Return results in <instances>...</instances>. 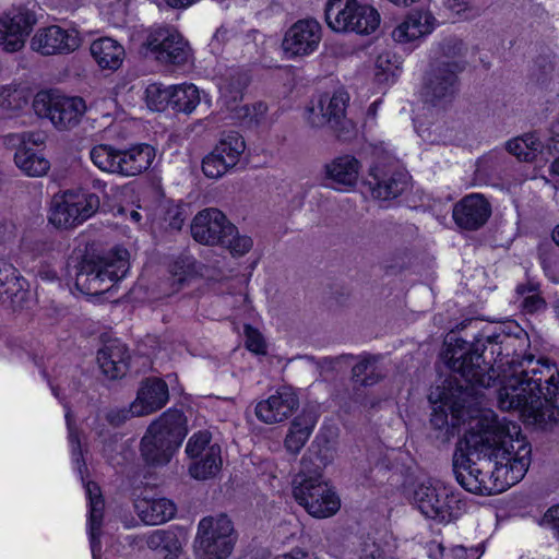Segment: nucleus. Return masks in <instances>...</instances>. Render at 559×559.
I'll use <instances>...</instances> for the list:
<instances>
[{
  "mask_svg": "<svg viewBox=\"0 0 559 559\" xmlns=\"http://www.w3.org/2000/svg\"><path fill=\"white\" fill-rule=\"evenodd\" d=\"M86 493L90 499V539L91 549L94 555L102 548L100 546V526L103 520L104 501L102 499L100 489L96 483L88 481L85 486Z\"/></svg>",
  "mask_w": 559,
  "mask_h": 559,
  "instance_id": "f704fd0d",
  "label": "nucleus"
},
{
  "mask_svg": "<svg viewBox=\"0 0 559 559\" xmlns=\"http://www.w3.org/2000/svg\"><path fill=\"white\" fill-rule=\"evenodd\" d=\"M320 40V24L314 20H300L286 32L283 49L292 57L307 56L317 49Z\"/></svg>",
  "mask_w": 559,
  "mask_h": 559,
  "instance_id": "a211bd4d",
  "label": "nucleus"
},
{
  "mask_svg": "<svg viewBox=\"0 0 559 559\" xmlns=\"http://www.w3.org/2000/svg\"><path fill=\"white\" fill-rule=\"evenodd\" d=\"M15 272L16 270L12 264L0 259V286L17 280Z\"/></svg>",
  "mask_w": 559,
  "mask_h": 559,
  "instance_id": "e2e57ef3",
  "label": "nucleus"
},
{
  "mask_svg": "<svg viewBox=\"0 0 559 559\" xmlns=\"http://www.w3.org/2000/svg\"><path fill=\"white\" fill-rule=\"evenodd\" d=\"M391 61H390V55L388 52L380 53L376 60V67L380 70H382L383 73L390 72Z\"/></svg>",
  "mask_w": 559,
  "mask_h": 559,
  "instance_id": "69168bd1",
  "label": "nucleus"
},
{
  "mask_svg": "<svg viewBox=\"0 0 559 559\" xmlns=\"http://www.w3.org/2000/svg\"><path fill=\"white\" fill-rule=\"evenodd\" d=\"M145 57L166 66H182L190 56L188 41L174 27L160 26L152 28L142 44Z\"/></svg>",
  "mask_w": 559,
  "mask_h": 559,
  "instance_id": "f8f14e48",
  "label": "nucleus"
},
{
  "mask_svg": "<svg viewBox=\"0 0 559 559\" xmlns=\"http://www.w3.org/2000/svg\"><path fill=\"white\" fill-rule=\"evenodd\" d=\"M463 64L453 63L452 68L436 64L425 75L421 95L425 103L432 106H444L451 103L459 91L457 74Z\"/></svg>",
  "mask_w": 559,
  "mask_h": 559,
  "instance_id": "2eb2a0df",
  "label": "nucleus"
},
{
  "mask_svg": "<svg viewBox=\"0 0 559 559\" xmlns=\"http://www.w3.org/2000/svg\"><path fill=\"white\" fill-rule=\"evenodd\" d=\"M133 416H143V411L139 409L138 403H132L129 408H110L106 412L105 419L112 427H120Z\"/></svg>",
  "mask_w": 559,
  "mask_h": 559,
  "instance_id": "a18cd8bd",
  "label": "nucleus"
},
{
  "mask_svg": "<svg viewBox=\"0 0 559 559\" xmlns=\"http://www.w3.org/2000/svg\"><path fill=\"white\" fill-rule=\"evenodd\" d=\"M168 399L166 382L158 378H148L142 382L134 403L139 404V409L143 411V415H147L164 407Z\"/></svg>",
  "mask_w": 559,
  "mask_h": 559,
  "instance_id": "c85d7f7f",
  "label": "nucleus"
},
{
  "mask_svg": "<svg viewBox=\"0 0 559 559\" xmlns=\"http://www.w3.org/2000/svg\"><path fill=\"white\" fill-rule=\"evenodd\" d=\"M299 406V399L292 386H281L269 399L255 406L257 417L265 424L286 420Z\"/></svg>",
  "mask_w": 559,
  "mask_h": 559,
  "instance_id": "6ab92c4d",
  "label": "nucleus"
},
{
  "mask_svg": "<svg viewBox=\"0 0 559 559\" xmlns=\"http://www.w3.org/2000/svg\"><path fill=\"white\" fill-rule=\"evenodd\" d=\"M359 169L360 163L356 157L343 155L325 165V175L333 188L347 190L357 183Z\"/></svg>",
  "mask_w": 559,
  "mask_h": 559,
  "instance_id": "a878e982",
  "label": "nucleus"
},
{
  "mask_svg": "<svg viewBox=\"0 0 559 559\" xmlns=\"http://www.w3.org/2000/svg\"><path fill=\"white\" fill-rule=\"evenodd\" d=\"M187 435L186 418L181 411L168 409L154 420L141 439L140 451L146 464H167Z\"/></svg>",
  "mask_w": 559,
  "mask_h": 559,
  "instance_id": "7ed1b4c3",
  "label": "nucleus"
},
{
  "mask_svg": "<svg viewBox=\"0 0 559 559\" xmlns=\"http://www.w3.org/2000/svg\"><path fill=\"white\" fill-rule=\"evenodd\" d=\"M128 251L118 250L112 257H85L76 266L75 287L86 295L109 292L129 271Z\"/></svg>",
  "mask_w": 559,
  "mask_h": 559,
  "instance_id": "39448f33",
  "label": "nucleus"
},
{
  "mask_svg": "<svg viewBox=\"0 0 559 559\" xmlns=\"http://www.w3.org/2000/svg\"><path fill=\"white\" fill-rule=\"evenodd\" d=\"M33 108L38 117L48 118L58 130L76 127L86 111L82 97L64 96L51 91L38 92Z\"/></svg>",
  "mask_w": 559,
  "mask_h": 559,
  "instance_id": "6e6552de",
  "label": "nucleus"
},
{
  "mask_svg": "<svg viewBox=\"0 0 559 559\" xmlns=\"http://www.w3.org/2000/svg\"><path fill=\"white\" fill-rule=\"evenodd\" d=\"M317 424V416L311 411H302L290 423L288 432L284 439L287 452L296 455L305 447Z\"/></svg>",
  "mask_w": 559,
  "mask_h": 559,
  "instance_id": "7c9ffc66",
  "label": "nucleus"
},
{
  "mask_svg": "<svg viewBox=\"0 0 559 559\" xmlns=\"http://www.w3.org/2000/svg\"><path fill=\"white\" fill-rule=\"evenodd\" d=\"M324 14L329 27L335 32L370 34L380 25L379 12L357 0H330Z\"/></svg>",
  "mask_w": 559,
  "mask_h": 559,
  "instance_id": "423d86ee",
  "label": "nucleus"
},
{
  "mask_svg": "<svg viewBox=\"0 0 559 559\" xmlns=\"http://www.w3.org/2000/svg\"><path fill=\"white\" fill-rule=\"evenodd\" d=\"M222 467L221 447L213 443L206 453L191 460L189 464V474L191 477L205 480L214 477Z\"/></svg>",
  "mask_w": 559,
  "mask_h": 559,
  "instance_id": "c9c22d12",
  "label": "nucleus"
},
{
  "mask_svg": "<svg viewBox=\"0 0 559 559\" xmlns=\"http://www.w3.org/2000/svg\"><path fill=\"white\" fill-rule=\"evenodd\" d=\"M16 166L27 176L41 177L50 169V163L32 148H19L14 155Z\"/></svg>",
  "mask_w": 559,
  "mask_h": 559,
  "instance_id": "e433bc0d",
  "label": "nucleus"
},
{
  "mask_svg": "<svg viewBox=\"0 0 559 559\" xmlns=\"http://www.w3.org/2000/svg\"><path fill=\"white\" fill-rule=\"evenodd\" d=\"M440 405L432 407L430 424L436 429L448 426L447 407L453 427L468 421L469 428L461 438L452 457V468L457 483L467 491L489 496L499 493L518 484L531 465L532 447L520 433L516 424L499 419L493 413L459 420L444 402L443 390Z\"/></svg>",
  "mask_w": 559,
  "mask_h": 559,
  "instance_id": "f257e3e1",
  "label": "nucleus"
},
{
  "mask_svg": "<svg viewBox=\"0 0 559 559\" xmlns=\"http://www.w3.org/2000/svg\"><path fill=\"white\" fill-rule=\"evenodd\" d=\"M97 362L103 373L111 380L124 377L129 370L130 353L128 347L118 340L104 344L98 349Z\"/></svg>",
  "mask_w": 559,
  "mask_h": 559,
  "instance_id": "b1692460",
  "label": "nucleus"
},
{
  "mask_svg": "<svg viewBox=\"0 0 559 559\" xmlns=\"http://www.w3.org/2000/svg\"><path fill=\"white\" fill-rule=\"evenodd\" d=\"M120 153L121 150H118L112 145L98 144L91 148L90 158L102 171L119 175Z\"/></svg>",
  "mask_w": 559,
  "mask_h": 559,
  "instance_id": "4c0bfd02",
  "label": "nucleus"
},
{
  "mask_svg": "<svg viewBox=\"0 0 559 559\" xmlns=\"http://www.w3.org/2000/svg\"><path fill=\"white\" fill-rule=\"evenodd\" d=\"M274 559H317L313 555L297 550L290 554H285L283 556H277Z\"/></svg>",
  "mask_w": 559,
  "mask_h": 559,
  "instance_id": "338daca9",
  "label": "nucleus"
},
{
  "mask_svg": "<svg viewBox=\"0 0 559 559\" xmlns=\"http://www.w3.org/2000/svg\"><path fill=\"white\" fill-rule=\"evenodd\" d=\"M519 366L521 367L519 371L525 378L526 385L532 386L537 395L546 392V386H548L547 380L550 376H554L555 382L559 384L551 368L548 365L542 364L540 360L534 361L533 355L524 356L519 361Z\"/></svg>",
  "mask_w": 559,
  "mask_h": 559,
  "instance_id": "473e14b6",
  "label": "nucleus"
},
{
  "mask_svg": "<svg viewBox=\"0 0 559 559\" xmlns=\"http://www.w3.org/2000/svg\"><path fill=\"white\" fill-rule=\"evenodd\" d=\"M26 104V99L17 88L4 87L0 92V108L5 111L21 109Z\"/></svg>",
  "mask_w": 559,
  "mask_h": 559,
  "instance_id": "09e8293b",
  "label": "nucleus"
},
{
  "mask_svg": "<svg viewBox=\"0 0 559 559\" xmlns=\"http://www.w3.org/2000/svg\"><path fill=\"white\" fill-rule=\"evenodd\" d=\"M348 100L349 96L345 91H337L332 96H321L317 109L312 107L309 110V123L318 128L329 126L338 141H352L357 135V127L346 117Z\"/></svg>",
  "mask_w": 559,
  "mask_h": 559,
  "instance_id": "0eeeda50",
  "label": "nucleus"
},
{
  "mask_svg": "<svg viewBox=\"0 0 559 559\" xmlns=\"http://www.w3.org/2000/svg\"><path fill=\"white\" fill-rule=\"evenodd\" d=\"M35 23V14L23 8H19L5 17L0 19V45L9 52L20 50Z\"/></svg>",
  "mask_w": 559,
  "mask_h": 559,
  "instance_id": "f3484780",
  "label": "nucleus"
},
{
  "mask_svg": "<svg viewBox=\"0 0 559 559\" xmlns=\"http://www.w3.org/2000/svg\"><path fill=\"white\" fill-rule=\"evenodd\" d=\"M228 34H229V32L226 28H223V27L218 28L212 38V43H211L212 47H215L216 44L221 45V44H224L225 41H227L229 39Z\"/></svg>",
  "mask_w": 559,
  "mask_h": 559,
  "instance_id": "774afa93",
  "label": "nucleus"
},
{
  "mask_svg": "<svg viewBox=\"0 0 559 559\" xmlns=\"http://www.w3.org/2000/svg\"><path fill=\"white\" fill-rule=\"evenodd\" d=\"M536 396L534 389L526 385L525 378L514 368L498 390V404L503 411H521L524 415Z\"/></svg>",
  "mask_w": 559,
  "mask_h": 559,
  "instance_id": "aec40b11",
  "label": "nucleus"
},
{
  "mask_svg": "<svg viewBox=\"0 0 559 559\" xmlns=\"http://www.w3.org/2000/svg\"><path fill=\"white\" fill-rule=\"evenodd\" d=\"M412 501L421 514L439 522H450L461 511L460 499L449 488L430 481L415 487Z\"/></svg>",
  "mask_w": 559,
  "mask_h": 559,
  "instance_id": "9b49d317",
  "label": "nucleus"
},
{
  "mask_svg": "<svg viewBox=\"0 0 559 559\" xmlns=\"http://www.w3.org/2000/svg\"><path fill=\"white\" fill-rule=\"evenodd\" d=\"M554 71L555 63L551 60L542 57L536 60L532 75L537 83L545 85L551 80Z\"/></svg>",
  "mask_w": 559,
  "mask_h": 559,
  "instance_id": "603ef678",
  "label": "nucleus"
},
{
  "mask_svg": "<svg viewBox=\"0 0 559 559\" xmlns=\"http://www.w3.org/2000/svg\"><path fill=\"white\" fill-rule=\"evenodd\" d=\"M162 549L176 557L181 550V544L174 532L167 531Z\"/></svg>",
  "mask_w": 559,
  "mask_h": 559,
  "instance_id": "680f3d73",
  "label": "nucleus"
},
{
  "mask_svg": "<svg viewBox=\"0 0 559 559\" xmlns=\"http://www.w3.org/2000/svg\"><path fill=\"white\" fill-rule=\"evenodd\" d=\"M435 21L428 11H413L393 29L392 38L401 44L415 41L432 32Z\"/></svg>",
  "mask_w": 559,
  "mask_h": 559,
  "instance_id": "393cba45",
  "label": "nucleus"
},
{
  "mask_svg": "<svg viewBox=\"0 0 559 559\" xmlns=\"http://www.w3.org/2000/svg\"><path fill=\"white\" fill-rule=\"evenodd\" d=\"M332 460L333 453L328 442L321 443L314 440L304 454L299 473L295 476L293 483H300L304 479L307 483L324 480L323 469Z\"/></svg>",
  "mask_w": 559,
  "mask_h": 559,
  "instance_id": "5701e85b",
  "label": "nucleus"
},
{
  "mask_svg": "<svg viewBox=\"0 0 559 559\" xmlns=\"http://www.w3.org/2000/svg\"><path fill=\"white\" fill-rule=\"evenodd\" d=\"M356 362L352 367L350 380L358 386H372L379 383L385 373L380 367V355L364 353L355 356Z\"/></svg>",
  "mask_w": 559,
  "mask_h": 559,
  "instance_id": "cd10ccee",
  "label": "nucleus"
},
{
  "mask_svg": "<svg viewBox=\"0 0 559 559\" xmlns=\"http://www.w3.org/2000/svg\"><path fill=\"white\" fill-rule=\"evenodd\" d=\"M550 155L555 157L551 163V171L559 176V118L552 123L551 138L547 145Z\"/></svg>",
  "mask_w": 559,
  "mask_h": 559,
  "instance_id": "864d4df0",
  "label": "nucleus"
},
{
  "mask_svg": "<svg viewBox=\"0 0 559 559\" xmlns=\"http://www.w3.org/2000/svg\"><path fill=\"white\" fill-rule=\"evenodd\" d=\"M66 419H67V426H68V430H69V442L72 448L73 461L78 466L79 473L82 475L83 469H86V464L83 460L79 430L73 426L70 413H67Z\"/></svg>",
  "mask_w": 559,
  "mask_h": 559,
  "instance_id": "49530a36",
  "label": "nucleus"
},
{
  "mask_svg": "<svg viewBox=\"0 0 559 559\" xmlns=\"http://www.w3.org/2000/svg\"><path fill=\"white\" fill-rule=\"evenodd\" d=\"M201 97L198 87L193 84L173 86L171 107L178 112L191 114L200 104Z\"/></svg>",
  "mask_w": 559,
  "mask_h": 559,
  "instance_id": "58836bf2",
  "label": "nucleus"
},
{
  "mask_svg": "<svg viewBox=\"0 0 559 559\" xmlns=\"http://www.w3.org/2000/svg\"><path fill=\"white\" fill-rule=\"evenodd\" d=\"M518 333L510 335L504 331L490 335L480 334L468 343L459 337H450L444 343L441 358L448 368L460 374L466 386L449 381L443 386L444 402L451 408L453 417L465 420L477 412L479 389L491 386L498 374L493 368L497 357L510 356L511 365L518 362L528 344V335L519 326Z\"/></svg>",
  "mask_w": 559,
  "mask_h": 559,
  "instance_id": "f03ea898",
  "label": "nucleus"
},
{
  "mask_svg": "<svg viewBox=\"0 0 559 559\" xmlns=\"http://www.w3.org/2000/svg\"><path fill=\"white\" fill-rule=\"evenodd\" d=\"M165 530H156L146 537V545L150 549H162L164 538L166 536Z\"/></svg>",
  "mask_w": 559,
  "mask_h": 559,
  "instance_id": "0e129e2a",
  "label": "nucleus"
},
{
  "mask_svg": "<svg viewBox=\"0 0 559 559\" xmlns=\"http://www.w3.org/2000/svg\"><path fill=\"white\" fill-rule=\"evenodd\" d=\"M45 138L43 132H22L12 136V139H16L20 142L23 146L22 148H27V144L39 146L44 144Z\"/></svg>",
  "mask_w": 559,
  "mask_h": 559,
  "instance_id": "bf43d9fd",
  "label": "nucleus"
},
{
  "mask_svg": "<svg viewBox=\"0 0 559 559\" xmlns=\"http://www.w3.org/2000/svg\"><path fill=\"white\" fill-rule=\"evenodd\" d=\"M154 158L155 150L148 144L121 150L119 175L123 177L138 176L151 167Z\"/></svg>",
  "mask_w": 559,
  "mask_h": 559,
  "instance_id": "c756f323",
  "label": "nucleus"
},
{
  "mask_svg": "<svg viewBox=\"0 0 559 559\" xmlns=\"http://www.w3.org/2000/svg\"><path fill=\"white\" fill-rule=\"evenodd\" d=\"M540 524L551 528L559 539V504L549 508L544 514Z\"/></svg>",
  "mask_w": 559,
  "mask_h": 559,
  "instance_id": "13d9d810",
  "label": "nucleus"
},
{
  "mask_svg": "<svg viewBox=\"0 0 559 559\" xmlns=\"http://www.w3.org/2000/svg\"><path fill=\"white\" fill-rule=\"evenodd\" d=\"M211 435L207 431H200L193 435L186 447V452L190 460L206 453V450L211 448Z\"/></svg>",
  "mask_w": 559,
  "mask_h": 559,
  "instance_id": "de8ad7c7",
  "label": "nucleus"
},
{
  "mask_svg": "<svg viewBox=\"0 0 559 559\" xmlns=\"http://www.w3.org/2000/svg\"><path fill=\"white\" fill-rule=\"evenodd\" d=\"M246 347L257 355L266 353V345L262 334L250 325L245 326Z\"/></svg>",
  "mask_w": 559,
  "mask_h": 559,
  "instance_id": "8fccbe9b",
  "label": "nucleus"
},
{
  "mask_svg": "<svg viewBox=\"0 0 559 559\" xmlns=\"http://www.w3.org/2000/svg\"><path fill=\"white\" fill-rule=\"evenodd\" d=\"M80 46V38L75 33H69L58 25L39 29L32 39V48L44 56L68 53Z\"/></svg>",
  "mask_w": 559,
  "mask_h": 559,
  "instance_id": "4be33fe9",
  "label": "nucleus"
},
{
  "mask_svg": "<svg viewBox=\"0 0 559 559\" xmlns=\"http://www.w3.org/2000/svg\"><path fill=\"white\" fill-rule=\"evenodd\" d=\"M355 358L353 354H342L336 357H325L318 364L322 367H326L331 370H336L340 365H349L350 361Z\"/></svg>",
  "mask_w": 559,
  "mask_h": 559,
  "instance_id": "052dcab7",
  "label": "nucleus"
},
{
  "mask_svg": "<svg viewBox=\"0 0 559 559\" xmlns=\"http://www.w3.org/2000/svg\"><path fill=\"white\" fill-rule=\"evenodd\" d=\"M197 261L189 254H180L171 264L170 273L174 282L182 285L187 277L197 272Z\"/></svg>",
  "mask_w": 559,
  "mask_h": 559,
  "instance_id": "37998d69",
  "label": "nucleus"
},
{
  "mask_svg": "<svg viewBox=\"0 0 559 559\" xmlns=\"http://www.w3.org/2000/svg\"><path fill=\"white\" fill-rule=\"evenodd\" d=\"M235 540L233 522L226 514L203 518L198 525L195 545L203 559H226Z\"/></svg>",
  "mask_w": 559,
  "mask_h": 559,
  "instance_id": "9d476101",
  "label": "nucleus"
},
{
  "mask_svg": "<svg viewBox=\"0 0 559 559\" xmlns=\"http://www.w3.org/2000/svg\"><path fill=\"white\" fill-rule=\"evenodd\" d=\"M134 508L139 518L147 525H159L171 520L177 511L175 503L166 498H138Z\"/></svg>",
  "mask_w": 559,
  "mask_h": 559,
  "instance_id": "bb28decb",
  "label": "nucleus"
},
{
  "mask_svg": "<svg viewBox=\"0 0 559 559\" xmlns=\"http://www.w3.org/2000/svg\"><path fill=\"white\" fill-rule=\"evenodd\" d=\"M248 81L242 75L233 76L230 82L222 87V96L226 108L230 111V117L237 121L246 122L249 117V105H240L238 100L242 99V92Z\"/></svg>",
  "mask_w": 559,
  "mask_h": 559,
  "instance_id": "72a5a7b5",
  "label": "nucleus"
},
{
  "mask_svg": "<svg viewBox=\"0 0 559 559\" xmlns=\"http://www.w3.org/2000/svg\"><path fill=\"white\" fill-rule=\"evenodd\" d=\"M547 381L546 392L537 395L524 414L530 423L543 430H550L559 424V384L554 376Z\"/></svg>",
  "mask_w": 559,
  "mask_h": 559,
  "instance_id": "dca6fc26",
  "label": "nucleus"
},
{
  "mask_svg": "<svg viewBox=\"0 0 559 559\" xmlns=\"http://www.w3.org/2000/svg\"><path fill=\"white\" fill-rule=\"evenodd\" d=\"M296 501L313 518L324 519L334 515L341 506L335 491L325 480L293 483Z\"/></svg>",
  "mask_w": 559,
  "mask_h": 559,
  "instance_id": "4468645a",
  "label": "nucleus"
},
{
  "mask_svg": "<svg viewBox=\"0 0 559 559\" xmlns=\"http://www.w3.org/2000/svg\"><path fill=\"white\" fill-rule=\"evenodd\" d=\"M245 148L246 144L242 136L238 133H230L222 139L214 150L223 155L226 165L233 168L238 163Z\"/></svg>",
  "mask_w": 559,
  "mask_h": 559,
  "instance_id": "a19ab883",
  "label": "nucleus"
},
{
  "mask_svg": "<svg viewBox=\"0 0 559 559\" xmlns=\"http://www.w3.org/2000/svg\"><path fill=\"white\" fill-rule=\"evenodd\" d=\"M191 235L200 243L227 248L234 257L245 255L253 246L249 236L240 235L225 214L213 207L205 209L194 216Z\"/></svg>",
  "mask_w": 559,
  "mask_h": 559,
  "instance_id": "20e7f679",
  "label": "nucleus"
},
{
  "mask_svg": "<svg viewBox=\"0 0 559 559\" xmlns=\"http://www.w3.org/2000/svg\"><path fill=\"white\" fill-rule=\"evenodd\" d=\"M444 4L456 14L466 13V19H474L480 15V10L471 7L467 0H444Z\"/></svg>",
  "mask_w": 559,
  "mask_h": 559,
  "instance_id": "5fc2aeb1",
  "label": "nucleus"
},
{
  "mask_svg": "<svg viewBox=\"0 0 559 559\" xmlns=\"http://www.w3.org/2000/svg\"><path fill=\"white\" fill-rule=\"evenodd\" d=\"M90 50L102 69L112 71L121 67L126 56L123 46L110 37H102L94 40Z\"/></svg>",
  "mask_w": 559,
  "mask_h": 559,
  "instance_id": "2f4dec72",
  "label": "nucleus"
},
{
  "mask_svg": "<svg viewBox=\"0 0 559 559\" xmlns=\"http://www.w3.org/2000/svg\"><path fill=\"white\" fill-rule=\"evenodd\" d=\"M411 177L396 160L378 159L364 181L371 195L379 200L395 199L409 186Z\"/></svg>",
  "mask_w": 559,
  "mask_h": 559,
  "instance_id": "ddd939ff",
  "label": "nucleus"
},
{
  "mask_svg": "<svg viewBox=\"0 0 559 559\" xmlns=\"http://www.w3.org/2000/svg\"><path fill=\"white\" fill-rule=\"evenodd\" d=\"M522 307L526 313H535L546 308V301L537 294H531L523 298Z\"/></svg>",
  "mask_w": 559,
  "mask_h": 559,
  "instance_id": "4d7b16f0",
  "label": "nucleus"
},
{
  "mask_svg": "<svg viewBox=\"0 0 559 559\" xmlns=\"http://www.w3.org/2000/svg\"><path fill=\"white\" fill-rule=\"evenodd\" d=\"M491 215L490 203L481 194H468L453 207L455 224L466 230L483 227Z\"/></svg>",
  "mask_w": 559,
  "mask_h": 559,
  "instance_id": "412c9836",
  "label": "nucleus"
},
{
  "mask_svg": "<svg viewBox=\"0 0 559 559\" xmlns=\"http://www.w3.org/2000/svg\"><path fill=\"white\" fill-rule=\"evenodd\" d=\"M507 151L523 162L534 160V153L527 146V140L516 138L507 142Z\"/></svg>",
  "mask_w": 559,
  "mask_h": 559,
  "instance_id": "3c124183",
  "label": "nucleus"
},
{
  "mask_svg": "<svg viewBox=\"0 0 559 559\" xmlns=\"http://www.w3.org/2000/svg\"><path fill=\"white\" fill-rule=\"evenodd\" d=\"M173 86H163L160 83H152L145 90V100L150 109L163 111L171 105Z\"/></svg>",
  "mask_w": 559,
  "mask_h": 559,
  "instance_id": "79ce46f5",
  "label": "nucleus"
},
{
  "mask_svg": "<svg viewBox=\"0 0 559 559\" xmlns=\"http://www.w3.org/2000/svg\"><path fill=\"white\" fill-rule=\"evenodd\" d=\"M411 260L412 257L407 250L397 252L396 258L386 263V270L391 271L392 274H397L411 265Z\"/></svg>",
  "mask_w": 559,
  "mask_h": 559,
  "instance_id": "6e6d98bb",
  "label": "nucleus"
},
{
  "mask_svg": "<svg viewBox=\"0 0 559 559\" xmlns=\"http://www.w3.org/2000/svg\"><path fill=\"white\" fill-rule=\"evenodd\" d=\"M99 205V198L95 193L68 190L53 197L49 222L57 227L72 228L92 217Z\"/></svg>",
  "mask_w": 559,
  "mask_h": 559,
  "instance_id": "1a4fd4ad",
  "label": "nucleus"
},
{
  "mask_svg": "<svg viewBox=\"0 0 559 559\" xmlns=\"http://www.w3.org/2000/svg\"><path fill=\"white\" fill-rule=\"evenodd\" d=\"M439 50L441 57L447 59V61H441L437 63L438 66L450 68L453 63L459 62L463 64V70L466 68L465 57L468 49L462 39L455 36L447 37L439 44Z\"/></svg>",
  "mask_w": 559,
  "mask_h": 559,
  "instance_id": "ea45409f",
  "label": "nucleus"
},
{
  "mask_svg": "<svg viewBox=\"0 0 559 559\" xmlns=\"http://www.w3.org/2000/svg\"><path fill=\"white\" fill-rule=\"evenodd\" d=\"M228 169H230L229 165H226L223 155H219L215 150L202 160V171L207 178H221Z\"/></svg>",
  "mask_w": 559,
  "mask_h": 559,
  "instance_id": "c03bdc74",
  "label": "nucleus"
}]
</instances>
